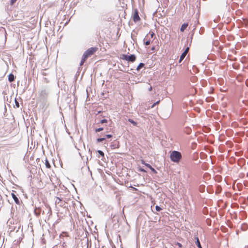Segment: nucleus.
<instances>
[{
	"label": "nucleus",
	"instance_id": "nucleus-1",
	"mask_svg": "<svg viewBox=\"0 0 248 248\" xmlns=\"http://www.w3.org/2000/svg\"><path fill=\"white\" fill-rule=\"evenodd\" d=\"M182 158V155L180 152L176 151H173L170 153V158L173 162L178 163Z\"/></svg>",
	"mask_w": 248,
	"mask_h": 248
},
{
	"label": "nucleus",
	"instance_id": "nucleus-2",
	"mask_svg": "<svg viewBox=\"0 0 248 248\" xmlns=\"http://www.w3.org/2000/svg\"><path fill=\"white\" fill-rule=\"evenodd\" d=\"M97 48L96 47H91L88 49L83 54V56L85 57L88 58L89 57L93 55L97 50Z\"/></svg>",
	"mask_w": 248,
	"mask_h": 248
},
{
	"label": "nucleus",
	"instance_id": "nucleus-3",
	"mask_svg": "<svg viewBox=\"0 0 248 248\" xmlns=\"http://www.w3.org/2000/svg\"><path fill=\"white\" fill-rule=\"evenodd\" d=\"M123 59L129 62H134L136 60V56L134 55H131L130 56L124 55H123Z\"/></svg>",
	"mask_w": 248,
	"mask_h": 248
},
{
	"label": "nucleus",
	"instance_id": "nucleus-4",
	"mask_svg": "<svg viewBox=\"0 0 248 248\" xmlns=\"http://www.w3.org/2000/svg\"><path fill=\"white\" fill-rule=\"evenodd\" d=\"M140 19L139 16V12L137 9H135L134 11V13L133 16V20L135 22H137L140 21Z\"/></svg>",
	"mask_w": 248,
	"mask_h": 248
},
{
	"label": "nucleus",
	"instance_id": "nucleus-5",
	"mask_svg": "<svg viewBox=\"0 0 248 248\" xmlns=\"http://www.w3.org/2000/svg\"><path fill=\"white\" fill-rule=\"evenodd\" d=\"M110 146L112 149H118L120 147L119 142L117 141H113L111 143Z\"/></svg>",
	"mask_w": 248,
	"mask_h": 248
},
{
	"label": "nucleus",
	"instance_id": "nucleus-6",
	"mask_svg": "<svg viewBox=\"0 0 248 248\" xmlns=\"http://www.w3.org/2000/svg\"><path fill=\"white\" fill-rule=\"evenodd\" d=\"M141 163L147 166L148 168H149L151 170V171L155 174L157 173V171L155 170V169L153 168L150 164L145 163L144 160L141 161Z\"/></svg>",
	"mask_w": 248,
	"mask_h": 248
},
{
	"label": "nucleus",
	"instance_id": "nucleus-7",
	"mask_svg": "<svg viewBox=\"0 0 248 248\" xmlns=\"http://www.w3.org/2000/svg\"><path fill=\"white\" fill-rule=\"evenodd\" d=\"M143 41H144V44L145 45L148 46L150 45L151 40V38L149 36L148 34H147L145 36V37L144 38V39L143 40Z\"/></svg>",
	"mask_w": 248,
	"mask_h": 248
},
{
	"label": "nucleus",
	"instance_id": "nucleus-8",
	"mask_svg": "<svg viewBox=\"0 0 248 248\" xmlns=\"http://www.w3.org/2000/svg\"><path fill=\"white\" fill-rule=\"evenodd\" d=\"M112 137V135L107 134L105 136V137L104 138L97 139L96 140V141H97V143H99V142H102V141L105 140L106 139V138H110Z\"/></svg>",
	"mask_w": 248,
	"mask_h": 248
},
{
	"label": "nucleus",
	"instance_id": "nucleus-9",
	"mask_svg": "<svg viewBox=\"0 0 248 248\" xmlns=\"http://www.w3.org/2000/svg\"><path fill=\"white\" fill-rule=\"evenodd\" d=\"M11 196H12L13 199H14L15 202L17 204H19L20 202H19V200H18V198L16 197V196L14 193H11Z\"/></svg>",
	"mask_w": 248,
	"mask_h": 248
},
{
	"label": "nucleus",
	"instance_id": "nucleus-10",
	"mask_svg": "<svg viewBox=\"0 0 248 248\" xmlns=\"http://www.w3.org/2000/svg\"><path fill=\"white\" fill-rule=\"evenodd\" d=\"M195 239L196 240V244L197 247H198V248H202V246L201 245L200 242L199 241L198 237V236H195Z\"/></svg>",
	"mask_w": 248,
	"mask_h": 248
},
{
	"label": "nucleus",
	"instance_id": "nucleus-11",
	"mask_svg": "<svg viewBox=\"0 0 248 248\" xmlns=\"http://www.w3.org/2000/svg\"><path fill=\"white\" fill-rule=\"evenodd\" d=\"M187 26H188V24H187V23L183 24L181 26V27L180 28L181 31L183 32L186 29V28H187Z\"/></svg>",
	"mask_w": 248,
	"mask_h": 248
},
{
	"label": "nucleus",
	"instance_id": "nucleus-12",
	"mask_svg": "<svg viewBox=\"0 0 248 248\" xmlns=\"http://www.w3.org/2000/svg\"><path fill=\"white\" fill-rule=\"evenodd\" d=\"M14 79H15V77H14V75H13L12 74H11L8 76V80L10 82L13 81L14 80Z\"/></svg>",
	"mask_w": 248,
	"mask_h": 248
},
{
	"label": "nucleus",
	"instance_id": "nucleus-13",
	"mask_svg": "<svg viewBox=\"0 0 248 248\" xmlns=\"http://www.w3.org/2000/svg\"><path fill=\"white\" fill-rule=\"evenodd\" d=\"M55 202L56 204H59L60 206H62V200L59 197H57Z\"/></svg>",
	"mask_w": 248,
	"mask_h": 248
},
{
	"label": "nucleus",
	"instance_id": "nucleus-14",
	"mask_svg": "<svg viewBox=\"0 0 248 248\" xmlns=\"http://www.w3.org/2000/svg\"><path fill=\"white\" fill-rule=\"evenodd\" d=\"M87 58L86 57H85L84 56H82V59L80 61V65L81 66L85 62V61L86 60Z\"/></svg>",
	"mask_w": 248,
	"mask_h": 248
},
{
	"label": "nucleus",
	"instance_id": "nucleus-15",
	"mask_svg": "<svg viewBox=\"0 0 248 248\" xmlns=\"http://www.w3.org/2000/svg\"><path fill=\"white\" fill-rule=\"evenodd\" d=\"M186 54H187L184 52L182 54L180 58L179 62H180L185 58Z\"/></svg>",
	"mask_w": 248,
	"mask_h": 248
},
{
	"label": "nucleus",
	"instance_id": "nucleus-16",
	"mask_svg": "<svg viewBox=\"0 0 248 248\" xmlns=\"http://www.w3.org/2000/svg\"><path fill=\"white\" fill-rule=\"evenodd\" d=\"M45 165H46V168H47L48 169H50L51 167L50 163L47 159H46V160H45Z\"/></svg>",
	"mask_w": 248,
	"mask_h": 248
},
{
	"label": "nucleus",
	"instance_id": "nucleus-17",
	"mask_svg": "<svg viewBox=\"0 0 248 248\" xmlns=\"http://www.w3.org/2000/svg\"><path fill=\"white\" fill-rule=\"evenodd\" d=\"M144 65V63H140L139 65L137 66V70H140V69L141 68H142V67H143V66Z\"/></svg>",
	"mask_w": 248,
	"mask_h": 248
},
{
	"label": "nucleus",
	"instance_id": "nucleus-18",
	"mask_svg": "<svg viewBox=\"0 0 248 248\" xmlns=\"http://www.w3.org/2000/svg\"><path fill=\"white\" fill-rule=\"evenodd\" d=\"M128 122H129L130 123H131L132 124H133L134 125H137V123L135 122L134 121H133V120L131 119H128Z\"/></svg>",
	"mask_w": 248,
	"mask_h": 248
},
{
	"label": "nucleus",
	"instance_id": "nucleus-19",
	"mask_svg": "<svg viewBox=\"0 0 248 248\" xmlns=\"http://www.w3.org/2000/svg\"><path fill=\"white\" fill-rule=\"evenodd\" d=\"M148 35H149V36L150 35L151 37V38L152 39L154 37V36H155V34L153 31H150Z\"/></svg>",
	"mask_w": 248,
	"mask_h": 248
},
{
	"label": "nucleus",
	"instance_id": "nucleus-20",
	"mask_svg": "<svg viewBox=\"0 0 248 248\" xmlns=\"http://www.w3.org/2000/svg\"><path fill=\"white\" fill-rule=\"evenodd\" d=\"M104 128L103 127H100V128H97L95 129V132H100L102 130H103Z\"/></svg>",
	"mask_w": 248,
	"mask_h": 248
},
{
	"label": "nucleus",
	"instance_id": "nucleus-21",
	"mask_svg": "<svg viewBox=\"0 0 248 248\" xmlns=\"http://www.w3.org/2000/svg\"><path fill=\"white\" fill-rule=\"evenodd\" d=\"M97 152H98V154H99L100 155H101V156H103V157L104 156V153H103L102 151H101V150H98V151H97Z\"/></svg>",
	"mask_w": 248,
	"mask_h": 248
},
{
	"label": "nucleus",
	"instance_id": "nucleus-22",
	"mask_svg": "<svg viewBox=\"0 0 248 248\" xmlns=\"http://www.w3.org/2000/svg\"><path fill=\"white\" fill-rule=\"evenodd\" d=\"M108 122V120L107 119H103L100 121V123L104 124V123H107Z\"/></svg>",
	"mask_w": 248,
	"mask_h": 248
},
{
	"label": "nucleus",
	"instance_id": "nucleus-23",
	"mask_svg": "<svg viewBox=\"0 0 248 248\" xmlns=\"http://www.w3.org/2000/svg\"><path fill=\"white\" fill-rule=\"evenodd\" d=\"M155 209L157 211H160L161 210V208L157 205L155 206Z\"/></svg>",
	"mask_w": 248,
	"mask_h": 248
},
{
	"label": "nucleus",
	"instance_id": "nucleus-24",
	"mask_svg": "<svg viewBox=\"0 0 248 248\" xmlns=\"http://www.w3.org/2000/svg\"><path fill=\"white\" fill-rule=\"evenodd\" d=\"M17 0H10V3L11 5H13L16 1Z\"/></svg>",
	"mask_w": 248,
	"mask_h": 248
},
{
	"label": "nucleus",
	"instance_id": "nucleus-25",
	"mask_svg": "<svg viewBox=\"0 0 248 248\" xmlns=\"http://www.w3.org/2000/svg\"><path fill=\"white\" fill-rule=\"evenodd\" d=\"M188 51H189V47H187L186 48V49H185V50L184 51V52H185L187 54L188 53Z\"/></svg>",
	"mask_w": 248,
	"mask_h": 248
},
{
	"label": "nucleus",
	"instance_id": "nucleus-26",
	"mask_svg": "<svg viewBox=\"0 0 248 248\" xmlns=\"http://www.w3.org/2000/svg\"><path fill=\"white\" fill-rule=\"evenodd\" d=\"M16 105L17 106V107H19V104L16 101Z\"/></svg>",
	"mask_w": 248,
	"mask_h": 248
},
{
	"label": "nucleus",
	"instance_id": "nucleus-27",
	"mask_svg": "<svg viewBox=\"0 0 248 248\" xmlns=\"http://www.w3.org/2000/svg\"><path fill=\"white\" fill-rule=\"evenodd\" d=\"M158 103H159V101H157L155 103V104L153 105L152 107H154L155 104H158Z\"/></svg>",
	"mask_w": 248,
	"mask_h": 248
},
{
	"label": "nucleus",
	"instance_id": "nucleus-28",
	"mask_svg": "<svg viewBox=\"0 0 248 248\" xmlns=\"http://www.w3.org/2000/svg\"><path fill=\"white\" fill-rule=\"evenodd\" d=\"M177 244H178V245L179 246V247H181L182 245H181V244L180 243H177Z\"/></svg>",
	"mask_w": 248,
	"mask_h": 248
},
{
	"label": "nucleus",
	"instance_id": "nucleus-29",
	"mask_svg": "<svg viewBox=\"0 0 248 248\" xmlns=\"http://www.w3.org/2000/svg\"><path fill=\"white\" fill-rule=\"evenodd\" d=\"M140 171L145 172L146 171L143 169H140Z\"/></svg>",
	"mask_w": 248,
	"mask_h": 248
},
{
	"label": "nucleus",
	"instance_id": "nucleus-30",
	"mask_svg": "<svg viewBox=\"0 0 248 248\" xmlns=\"http://www.w3.org/2000/svg\"><path fill=\"white\" fill-rule=\"evenodd\" d=\"M152 87H151L150 88V89H149V91H151V90H152Z\"/></svg>",
	"mask_w": 248,
	"mask_h": 248
},
{
	"label": "nucleus",
	"instance_id": "nucleus-31",
	"mask_svg": "<svg viewBox=\"0 0 248 248\" xmlns=\"http://www.w3.org/2000/svg\"><path fill=\"white\" fill-rule=\"evenodd\" d=\"M245 248H248V245L246 246Z\"/></svg>",
	"mask_w": 248,
	"mask_h": 248
}]
</instances>
